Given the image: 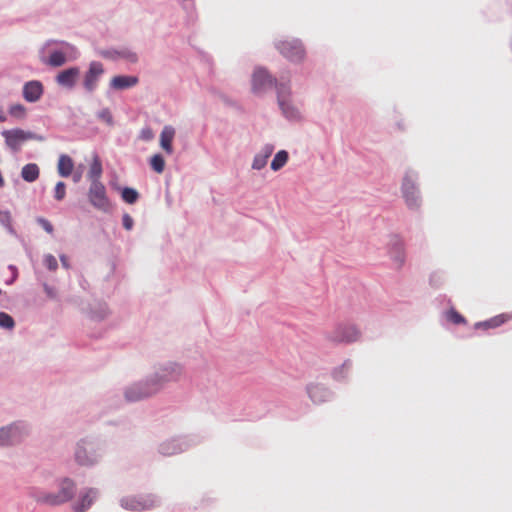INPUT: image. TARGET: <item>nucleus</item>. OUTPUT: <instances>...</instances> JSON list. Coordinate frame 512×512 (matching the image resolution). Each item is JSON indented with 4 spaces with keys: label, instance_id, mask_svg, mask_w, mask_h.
<instances>
[{
    "label": "nucleus",
    "instance_id": "obj_6",
    "mask_svg": "<svg viewBox=\"0 0 512 512\" xmlns=\"http://www.w3.org/2000/svg\"><path fill=\"white\" fill-rule=\"evenodd\" d=\"M275 48L284 58L294 64L302 63L306 57V49L299 38L277 41Z\"/></svg>",
    "mask_w": 512,
    "mask_h": 512
},
{
    "label": "nucleus",
    "instance_id": "obj_49",
    "mask_svg": "<svg viewBox=\"0 0 512 512\" xmlns=\"http://www.w3.org/2000/svg\"><path fill=\"white\" fill-rule=\"evenodd\" d=\"M43 289L46 296L51 300H58V294L56 289L53 286H50L48 283H43Z\"/></svg>",
    "mask_w": 512,
    "mask_h": 512
},
{
    "label": "nucleus",
    "instance_id": "obj_42",
    "mask_svg": "<svg viewBox=\"0 0 512 512\" xmlns=\"http://www.w3.org/2000/svg\"><path fill=\"white\" fill-rule=\"evenodd\" d=\"M107 308L105 306H100L97 310H91L90 317L96 321H102L107 317Z\"/></svg>",
    "mask_w": 512,
    "mask_h": 512
},
{
    "label": "nucleus",
    "instance_id": "obj_14",
    "mask_svg": "<svg viewBox=\"0 0 512 512\" xmlns=\"http://www.w3.org/2000/svg\"><path fill=\"white\" fill-rule=\"evenodd\" d=\"M80 76V68L78 66H70L60 70L55 76V82L62 88L72 90Z\"/></svg>",
    "mask_w": 512,
    "mask_h": 512
},
{
    "label": "nucleus",
    "instance_id": "obj_45",
    "mask_svg": "<svg viewBox=\"0 0 512 512\" xmlns=\"http://www.w3.org/2000/svg\"><path fill=\"white\" fill-rule=\"evenodd\" d=\"M267 164V159L263 156H261L259 153L255 154L252 162V169L254 170H261L263 169Z\"/></svg>",
    "mask_w": 512,
    "mask_h": 512
},
{
    "label": "nucleus",
    "instance_id": "obj_56",
    "mask_svg": "<svg viewBox=\"0 0 512 512\" xmlns=\"http://www.w3.org/2000/svg\"><path fill=\"white\" fill-rule=\"evenodd\" d=\"M7 116L4 114L2 107L0 106V123L6 122Z\"/></svg>",
    "mask_w": 512,
    "mask_h": 512
},
{
    "label": "nucleus",
    "instance_id": "obj_53",
    "mask_svg": "<svg viewBox=\"0 0 512 512\" xmlns=\"http://www.w3.org/2000/svg\"><path fill=\"white\" fill-rule=\"evenodd\" d=\"M72 176V180L74 183H78L80 182L81 178H82V171H75V172H72L71 174Z\"/></svg>",
    "mask_w": 512,
    "mask_h": 512
},
{
    "label": "nucleus",
    "instance_id": "obj_1",
    "mask_svg": "<svg viewBox=\"0 0 512 512\" xmlns=\"http://www.w3.org/2000/svg\"><path fill=\"white\" fill-rule=\"evenodd\" d=\"M182 370V366L176 362L161 365L153 374L125 387V400L134 403L155 395L166 383L177 381L182 374Z\"/></svg>",
    "mask_w": 512,
    "mask_h": 512
},
{
    "label": "nucleus",
    "instance_id": "obj_25",
    "mask_svg": "<svg viewBox=\"0 0 512 512\" xmlns=\"http://www.w3.org/2000/svg\"><path fill=\"white\" fill-rule=\"evenodd\" d=\"M32 496L40 504L48 506H59L62 505L56 492H46L43 490H36Z\"/></svg>",
    "mask_w": 512,
    "mask_h": 512
},
{
    "label": "nucleus",
    "instance_id": "obj_58",
    "mask_svg": "<svg viewBox=\"0 0 512 512\" xmlns=\"http://www.w3.org/2000/svg\"><path fill=\"white\" fill-rule=\"evenodd\" d=\"M3 293L2 289L0 288V295Z\"/></svg>",
    "mask_w": 512,
    "mask_h": 512
},
{
    "label": "nucleus",
    "instance_id": "obj_27",
    "mask_svg": "<svg viewBox=\"0 0 512 512\" xmlns=\"http://www.w3.org/2000/svg\"><path fill=\"white\" fill-rule=\"evenodd\" d=\"M40 176V169L36 163H28L21 169V178L28 182H35Z\"/></svg>",
    "mask_w": 512,
    "mask_h": 512
},
{
    "label": "nucleus",
    "instance_id": "obj_33",
    "mask_svg": "<svg viewBox=\"0 0 512 512\" xmlns=\"http://www.w3.org/2000/svg\"><path fill=\"white\" fill-rule=\"evenodd\" d=\"M445 316L447 321L454 325H461L467 323L466 318L461 313H459L454 307L448 309L445 312Z\"/></svg>",
    "mask_w": 512,
    "mask_h": 512
},
{
    "label": "nucleus",
    "instance_id": "obj_24",
    "mask_svg": "<svg viewBox=\"0 0 512 512\" xmlns=\"http://www.w3.org/2000/svg\"><path fill=\"white\" fill-rule=\"evenodd\" d=\"M74 169V161L67 154H61L58 158L57 172L60 177L68 178L71 176Z\"/></svg>",
    "mask_w": 512,
    "mask_h": 512
},
{
    "label": "nucleus",
    "instance_id": "obj_7",
    "mask_svg": "<svg viewBox=\"0 0 512 512\" xmlns=\"http://www.w3.org/2000/svg\"><path fill=\"white\" fill-rule=\"evenodd\" d=\"M197 443L198 441L194 436L174 437L160 443L158 452L165 457H170L187 451L196 446Z\"/></svg>",
    "mask_w": 512,
    "mask_h": 512
},
{
    "label": "nucleus",
    "instance_id": "obj_11",
    "mask_svg": "<svg viewBox=\"0 0 512 512\" xmlns=\"http://www.w3.org/2000/svg\"><path fill=\"white\" fill-rule=\"evenodd\" d=\"M104 66L99 61H92L88 65V69L83 76V88L86 93L92 94L98 87V82L104 74Z\"/></svg>",
    "mask_w": 512,
    "mask_h": 512
},
{
    "label": "nucleus",
    "instance_id": "obj_26",
    "mask_svg": "<svg viewBox=\"0 0 512 512\" xmlns=\"http://www.w3.org/2000/svg\"><path fill=\"white\" fill-rule=\"evenodd\" d=\"M117 192L120 194L122 201L129 205L137 203L141 197L138 190L130 186H122L117 189Z\"/></svg>",
    "mask_w": 512,
    "mask_h": 512
},
{
    "label": "nucleus",
    "instance_id": "obj_31",
    "mask_svg": "<svg viewBox=\"0 0 512 512\" xmlns=\"http://www.w3.org/2000/svg\"><path fill=\"white\" fill-rule=\"evenodd\" d=\"M0 224L6 229V231L10 235L17 236V232L12 225V216L9 210L0 209Z\"/></svg>",
    "mask_w": 512,
    "mask_h": 512
},
{
    "label": "nucleus",
    "instance_id": "obj_43",
    "mask_svg": "<svg viewBox=\"0 0 512 512\" xmlns=\"http://www.w3.org/2000/svg\"><path fill=\"white\" fill-rule=\"evenodd\" d=\"M43 263L49 271H55L58 268L57 259L52 254H46Z\"/></svg>",
    "mask_w": 512,
    "mask_h": 512
},
{
    "label": "nucleus",
    "instance_id": "obj_39",
    "mask_svg": "<svg viewBox=\"0 0 512 512\" xmlns=\"http://www.w3.org/2000/svg\"><path fill=\"white\" fill-rule=\"evenodd\" d=\"M273 87L276 89L277 98H286L285 95L288 96L290 94V86L287 83L278 82L276 79V84Z\"/></svg>",
    "mask_w": 512,
    "mask_h": 512
},
{
    "label": "nucleus",
    "instance_id": "obj_12",
    "mask_svg": "<svg viewBox=\"0 0 512 512\" xmlns=\"http://www.w3.org/2000/svg\"><path fill=\"white\" fill-rule=\"evenodd\" d=\"M25 426L22 422H13L0 428V447H10L22 440Z\"/></svg>",
    "mask_w": 512,
    "mask_h": 512
},
{
    "label": "nucleus",
    "instance_id": "obj_37",
    "mask_svg": "<svg viewBox=\"0 0 512 512\" xmlns=\"http://www.w3.org/2000/svg\"><path fill=\"white\" fill-rule=\"evenodd\" d=\"M119 58L127 60L129 63L135 64L138 62V54L128 48L119 50Z\"/></svg>",
    "mask_w": 512,
    "mask_h": 512
},
{
    "label": "nucleus",
    "instance_id": "obj_50",
    "mask_svg": "<svg viewBox=\"0 0 512 512\" xmlns=\"http://www.w3.org/2000/svg\"><path fill=\"white\" fill-rule=\"evenodd\" d=\"M154 137V133L150 127H145L141 130L139 138L144 141H150Z\"/></svg>",
    "mask_w": 512,
    "mask_h": 512
},
{
    "label": "nucleus",
    "instance_id": "obj_8",
    "mask_svg": "<svg viewBox=\"0 0 512 512\" xmlns=\"http://www.w3.org/2000/svg\"><path fill=\"white\" fill-rule=\"evenodd\" d=\"M1 135L5 138L6 145L15 152L18 151L21 144L27 140H37L40 142L46 140L44 135L37 134L32 131H26L21 128L3 130Z\"/></svg>",
    "mask_w": 512,
    "mask_h": 512
},
{
    "label": "nucleus",
    "instance_id": "obj_22",
    "mask_svg": "<svg viewBox=\"0 0 512 512\" xmlns=\"http://www.w3.org/2000/svg\"><path fill=\"white\" fill-rule=\"evenodd\" d=\"M511 316L507 313H501L496 316H493L485 321H479L474 324L475 330H489L498 328L501 325L505 324Z\"/></svg>",
    "mask_w": 512,
    "mask_h": 512
},
{
    "label": "nucleus",
    "instance_id": "obj_46",
    "mask_svg": "<svg viewBox=\"0 0 512 512\" xmlns=\"http://www.w3.org/2000/svg\"><path fill=\"white\" fill-rule=\"evenodd\" d=\"M331 376L332 378L335 380V381H343L346 379L347 377V372L343 369V367H341L340 365L333 368L332 372H331Z\"/></svg>",
    "mask_w": 512,
    "mask_h": 512
},
{
    "label": "nucleus",
    "instance_id": "obj_23",
    "mask_svg": "<svg viewBox=\"0 0 512 512\" xmlns=\"http://www.w3.org/2000/svg\"><path fill=\"white\" fill-rule=\"evenodd\" d=\"M174 137H175L174 127H172L170 125L164 126V128L162 129V131L160 133L159 144H160V147L169 155L172 154L174 151L173 144H172Z\"/></svg>",
    "mask_w": 512,
    "mask_h": 512
},
{
    "label": "nucleus",
    "instance_id": "obj_29",
    "mask_svg": "<svg viewBox=\"0 0 512 512\" xmlns=\"http://www.w3.org/2000/svg\"><path fill=\"white\" fill-rule=\"evenodd\" d=\"M289 160V153L286 150H279L273 157L270 168L272 171L281 170Z\"/></svg>",
    "mask_w": 512,
    "mask_h": 512
},
{
    "label": "nucleus",
    "instance_id": "obj_15",
    "mask_svg": "<svg viewBox=\"0 0 512 512\" xmlns=\"http://www.w3.org/2000/svg\"><path fill=\"white\" fill-rule=\"evenodd\" d=\"M309 398L315 404H322L334 399L335 393L322 384H311L307 386Z\"/></svg>",
    "mask_w": 512,
    "mask_h": 512
},
{
    "label": "nucleus",
    "instance_id": "obj_5",
    "mask_svg": "<svg viewBox=\"0 0 512 512\" xmlns=\"http://www.w3.org/2000/svg\"><path fill=\"white\" fill-rule=\"evenodd\" d=\"M87 200L94 209L104 214H111L115 208V203L109 198L103 183L90 184Z\"/></svg>",
    "mask_w": 512,
    "mask_h": 512
},
{
    "label": "nucleus",
    "instance_id": "obj_52",
    "mask_svg": "<svg viewBox=\"0 0 512 512\" xmlns=\"http://www.w3.org/2000/svg\"><path fill=\"white\" fill-rule=\"evenodd\" d=\"M109 184V187L113 190V191H116L117 192V189H120L122 186L118 183V176L116 173H113V175L111 176V179L109 180L108 182Z\"/></svg>",
    "mask_w": 512,
    "mask_h": 512
},
{
    "label": "nucleus",
    "instance_id": "obj_35",
    "mask_svg": "<svg viewBox=\"0 0 512 512\" xmlns=\"http://www.w3.org/2000/svg\"><path fill=\"white\" fill-rule=\"evenodd\" d=\"M15 324V320L10 314L3 311L0 312V328L12 330L15 327Z\"/></svg>",
    "mask_w": 512,
    "mask_h": 512
},
{
    "label": "nucleus",
    "instance_id": "obj_13",
    "mask_svg": "<svg viewBox=\"0 0 512 512\" xmlns=\"http://www.w3.org/2000/svg\"><path fill=\"white\" fill-rule=\"evenodd\" d=\"M387 253L398 269H400L405 264V243L398 234L390 235V239L387 243Z\"/></svg>",
    "mask_w": 512,
    "mask_h": 512
},
{
    "label": "nucleus",
    "instance_id": "obj_17",
    "mask_svg": "<svg viewBox=\"0 0 512 512\" xmlns=\"http://www.w3.org/2000/svg\"><path fill=\"white\" fill-rule=\"evenodd\" d=\"M99 494L96 488H86L80 492L78 500L73 504L74 512H86L92 506Z\"/></svg>",
    "mask_w": 512,
    "mask_h": 512
},
{
    "label": "nucleus",
    "instance_id": "obj_16",
    "mask_svg": "<svg viewBox=\"0 0 512 512\" xmlns=\"http://www.w3.org/2000/svg\"><path fill=\"white\" fill-rule=\"evenodd\" d=\"M139 83V77L132 74H118L111 78L109 89L113 91H124L133 88Z\"/></svg>",
    "mask_w": 512,
    "mask_h": 512
},
{
    "label": "nucleus",
    "instance_id": "obj_9",
    "mask_svg": "<svg viewBox=\"0 0 512 512\" xmlns=\"http://www.w3.org/2000/svg\"><path fill=\"white\" fill-rule=\"evenodd\" d=\"M360 336V331L352 324H338L334 330L327 334V339L336 344H350Z\"/></svg>",
    "mask_w": 512,
    "mask_h": 512
},
{
    "label": "nucleus",
    "instance_id": "obj_44",
    "mask_svg": "<svg viewBox=\"0 0 512 512\" xmlns=\"http://www.w3.org/2000/svg\"><path fill=\"white\" fill-rule=\"evenodd\" d=\"M8 270L11 273H10V277L5 280V284L10 286V285H13L17 281L18 276H19V272H18L17 266L14 265V264L8 265Z\"/></svg>",
    "mask_w": 512,
    "mask_h": 512
},
{
    "label": "nucleus",
    "instance_id": "obj_2",
    "mask_svg": "<svg viewBox=\"0 0 512 512\" xmlns=\"http://www.w3.org/2000/svg\"><path fill=\"white\" fill-rule=\"evenodd\" d=\"M103 453V443L99 439L86 437L76 443L74 459L79 466L90 468L99 463Z\"/></svg>",
    "mask_w": 512,
    "mask_h": 512
},
{
    "label": "nucleus",
    "instance_id": "obj_54",
    "mask_svg": "<svg viewBox=\"0 0 512 512\" xmlns=\"http://www.w3.org/2000/svg\"><path fill=\"white\" fill-rule=\"evenodd\" d=\"M60 261L64 268L68 269L70 267L69 259L66 255L62 254L60 256Z\"/></svg>",
    "mask_w": 512,
    "mask_h": 512
},
{
    "label": "nucleus",
    "instance_id": "obj_10",
    "mask_svg": "<svg viewBox=\"0 0 512 512\" xmlns=\"http://www.w3.org/2000/svg\"><path fill=\"white\" fill-rule=\"evenodd\" d=\"M276 78L273 77L265 67H257L251 78V90L253 94H259L273 88Z\"/></svg>",
    "mask_w": 512,
    "mask_h": 512
},
{
    "label": "nucleus",
    "instance_id": "obj_48",
    "mask_svg": "<svg viewBox=\"0 0 512 512\" xmlns=\"http://www.w3.org/2000/svg\"><path fill=\"white\" fill-rule=\"evenodd\" d=\"M122 226L125 230L131 231L134 227V219L130 214L124 213L122 215Z\"/></svg>",
    "mask_w": 512,
    "mask_h": 512
},
{
    "label": "nucleus",
    "instance_id": "obj_32",
    "mask_svg": "<svg viewBox=\"0 0 512 512\" xmlns=\"http://www.w3.org/2000/svg\"><path fill=\"white\" fill-rule=\"evenodd\" d=\"M96 118L108 127H114L116 122L110 108L105 107L96 112Z\"/></svg>",
    "mask_w": 512,
    "mask_h": 512
},
{
    "label": "nucleus",
    "instance_id": "obj_47",
    "mask_svg": "<svg viewBox=\"0 0 512 512\" xmlns=\"http://www.w3.org/2000/svg\"><path fill=\"white\" fill-rule=\"evenodd\" d=\"M220 98L221 100L223 101V103L227 106H230V107H233V108H236L237 110L239 111H243V108L242 106L235 100L231 99L230 97H228L227 95L225 94H221L220 95Z\"/></svg>",
    "mask_w": 512,
    "mask_h": 512
},
{
    "label": "nucleus",
    "instance_id": "obj_40",
    "mask_svg": "<svg viewBox=\"0 0 512 512\" xmlns=\"http://www.w3.org/2000/svg\"><path fill=\"white\" fill-rule=\"evenodd\" d=\"M35 221L42 229H44L45 232H47L50 235L53 234L54 226L48 219L42 216H37Z\"/></svg>",
    "mask_w": 512,
    "mask_h": 512
},
{
    "label": "nucleus",
    "instance_id": "obj_28",
    "mask_svg": "<svg viewBox=\"0 0 512 512\" xmlns=\"http://www.w3.org/2000/svg\"><path fill=\"white\" fill-rule=\"evenodd\" d=\"M43 61L47 65L57 68L63 66L66 63L67 57L63 50L53 49L50 51L48 58Z\"/></svg>",
    "mask_w": 512,
    "mask_h": 512
},
{
    "label": "nucleus",
    "instance_id": "obj_57",
    "mask_svg": "<svg viewBox=\"0 0 512 512\" xmlns=\"http://www.w3.org/2000/svg\"><path fill=\"white\" fill-rule=\"evenodd\" d=\"M397 126H398L399 129H401V130L403 129L402 128V124L400 122L397 123Z\"/></svg>",
    "mask_w": 512,
    "mask_h": 512
},
{
    "label": "nucleus",
    "instance_id": "obj_30",
    "mask_svg": "<svg viewBox=\"0 0 512 512\" xmlns=\"http://www.w3.org/2000/svg\"><path fill=\"white\" fill-rule=\"evenodd\" d=\"M148 164L154 172L161 174L165 169V158L161 153H155L149 158Z\"/></svg>",
    "mask_w": 512,
    "mask_h": 512
},
{
    "label": "nucleus",
    "instance_id": "obj_19",
    "mask_svg": "<svg viewBox=\"0 0 512 512\" xmlns=\"http://www.w3.org/2000/svg\"><path fill=\"white\" fill-rule=\"evenodd\" d=\"M57 496L61 504L67 503L76 495V483L69 477L59 480Z\"/></svg>",
    "mask_w": 512,
    "mask_h": 512
},
{
    "label": "nucleus",
    "instance_id": "obj_34",
    "mask_svg": "<svg viewBox=\"0 0 512 512\" xmlns=\"http://www.w3.org/2000/svg\"><path fill=\"white\" fill-rule=\"evenodd\" d=\"M445 281V276L442 271H434L430 274L429 284L432 288L438 289L440 288Z\"/></svg>",
    "mask_w": 512,
    "mask_h": 512
},
{
    "label": "nucleus",
    "instance_id": "obj_38",
    "mask_svg": "<svg viewBox=\"0 0 512 512\" xmlns=\"http://www.w3.org/2000/svg\"><path fill=\"white\" fill-rule=\"evenodd\" d=\"M66 196V184L63 181H58L54 187V198L57 201H62Z\"/></svg>",
    "mask_w": 512,
    "mask_h": 512
},
{
    "label": "nucleus",
    "instance_id": "obj_55",
    "mask_svg": "<svg viewBox=\"0 0 512 512\" xmlns=\"http://www.w3.org/2000/svg\"><path fill=\"white\" fill-rule=\"evenodd\" d=\"M340 366L343 367L346 372H348L352 367V361L350 359H346Z\"/></svg>",
    "mask_w": 512,
    "mask_h": 512
},
{
    "label": "nucleus",
    "instance_id": "obj_21",
    "mask_svg": "<svg viewBox=\"0 0 512 512\" xmlns=\"http://www.w3.org/2000/svg\"><path fill=\"white\" fill-rule=\"evenodd\" d=\"M103 174V165L102 160L97 152H94L92 161L89 165V170L87 172V178L90 181V184L103 183L101 181V176Z\"/></svg>",
    "mask_w": 512,
    "mask_h": 512
},
{
    "label": "nucleus",
    "instance_id": "obj_36",
    "mask_svg": "<svg viewBox=\"0 0 512 512\" xmlns=\"http://www.w3.org/2000/svg\"><path fill=\"white\" fill-rule=\"evenodd\" d=\"M9 114L11 117L23 119L26 116V108L20 103L13 104L9 107Z\"/></svg>",
    "mask_w": 512,
    "mask_h": 512
},
{
    "label": "nucleus",
    "instance_id": "obj_20",
    "mask_svg": "<svg viewBox=\"0 0 512 512\" xmlns=\"http://www.w3.org/2000/svg\"><path fill=\"white\" fill-rule=\"evenodd\" d=\"M277 103L282 115L288 121L295 122L301 119L300 111L289 99L278 97Z\"/></svg>",
    "mask_w": 512,
    "mask_h": 512
},
{
    "label": "nucleus",
    "instance_id": "obj_41",
    "mask_svg": "<svg viewBox=\"0 0 512 512\" xmlns=\"http://www.w3.org/2000/svg\"><path fill=\"white\" fill-rule=\"evenodd\" d=\"M98 54L108 60L115 61L119 59V50L115 48L103 49L98 51Z\"/></svg>",
    "mask_w": 512,
    "mask_h": 512
},
{
    "label": "nucleus",
    "instance_id": "obj_4",
    "mask_svg": "<svg viewBox=\"0 0 512 512\" xmlns=\"http://www.w3.org/2000/svg\"><path fill=\"white\" fill-rule=\"evenodd\" d=\"M419 174L413 169H407L401 184V193L407 207L417 210L421 206V194L418 185Z\"/></svg>",
    "mask_w": 512,
    "mask_h": 512
},
{
    "label": "nucleus",
    "instance_id": "obj_51",
    "mask_svg": "<svg viewBox=\"0 0 512 512\" xmlns=\"http://www.w3.org/2000/svg\"><path fill=\"white\" fill-rule=\"evenodd\" d=\"M274 148L275 147L273 144L267 143L262 147L259 154L268 160V158L272 155Z\"/></svg>",
    "mask_w": 512,
    "mask_h": 512
},
{
    "label": "nucleus",
    "instance_id": "obj_3",
    "mask_svg": "<svg viewBox=\"0 0 512 512\" xmlns=\"http://www.w3.org/2000/svg\"><path fill=\"white\" fill-rule=\"evenodd\" d=\"M161 498L154 493H140L135 495L123 496L119 500L121 508L131 512L150 511L160 507Z\"/></svg>",
    "mask_w": 512,
    "mask_h": 512
},
{
    "label": "nucleus",
    "instance_id": "obj_18",
    "mask_svg": "<svg viewBox=\"0 0 512 512\" xmlns=\"http://www.w3.org/2000/svg\"><path fill=\"white\" fill-rule=\"evenodd\" d=\"M44 93V86L39 80H30L24 83L22 96L28 103L39 101Z\"/></svg>",
    "mask_w": 512,
    "mask_h": 512
}]
</instances>
